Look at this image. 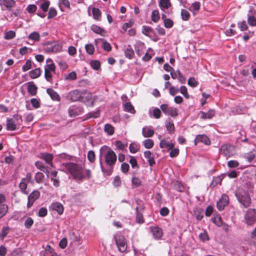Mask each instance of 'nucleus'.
I'll use <instances>...</instances> for the list:
<instances>
[{"instance_id": "obj_1", "label": "nucleus", "mask_w": 256, "mask_h": 256, "mask_svg": "<svg viewBox=\"0 0 256 256\" xmlns=\"http://www.w3.org/2000/svg\"><path fill=\"white\" fill-rule=\"evenodd\" d=\"M62 166L77 181L82 182L84 179L90 178L91 176L90 170L88 169H85L82 165L74 162H68L64 163Z\"/></svg>"}, {"instance_id": "obj_2", "label": "nucleus", "mask_w": 256, "mask_h": 256, "mask_svg": "<svg viewBox=\"0 0 256 256\" xmlns=\"http://www.w3.org/2000/svg\"><path fill=\"white\" fill-rule=\"evenodd\" d=\"M250 188L244 186L238 188L235 192V195L238 202L246 208L250 206L251 203V198L250 196Z\"/></svg>"}, {"instance_id": "obj_3", "label": "nucleus", "mask_w": 256, "mask_h": 256, "mask_svg": "<svg viewBox=\"0 0 256 256\" xmlns=\"http://www.w3.org/2000/svg\"><path fill=\"white\" fill-rule=\"evenodd\" d=\"M84 95H86V98L88 100H90L92 98L90 94H86L77 90L68 92L66 94V98L72 102L80 101L86 103V102L84 99Z\"/></svg>"}, {"instance_id": "obj_4", "label": "nucleus", "mask_w": 256, "mask_h": 256, "mask_svg": "<svg viewBox=\"0 0 256 256\" xmlns=\"http://www.w3.org/2000/svg\"><path fill=\"white\" fill-rule=\"evenodd\" d=\"M116 158L117 156L115 152L112 150L109 149L104 156V160L106 164L110 166V170L108 172H106V170H104L102 162H100V168L102 172L104 173L106 172L108 174H110L112 172V169L116 162Z\"/></svg>"}, {"instance_id": "obj_5", "label": "nucleus", "mask_w": 256, "mask_h": 256, "mask_svg": "<svg viewBox=\"0 0 256 256\" xmlns=\"http://www.w3.org/2000/svg\"><path fill=\"white\" fill-rule=\"evenodd\" d=\"M22 123V116L19 115H16L13 118L8 119L6 120V130L10 131H14L20 128Z\"/></svg>"}, {"instance_id": "obj_6", "label": "nucleus", "mask_w": 256, "mask_h": 256, "mask_svg": "<svg viewBox=\"0 0 256 256\" xmlns=\"http://www.w3.org/2000/svg\"><path fill=\"white\" fill-rule=\"evenodd\" d=\"M44 49L47 52H59L62 50V44L58 42H48L44 44Z\"/></svg>"}, {"instance_id": "obj_7", "label": "nucleus", "mask_w": 256, "mask_h": 256, "mask_svg": "<svg viewBox=\"0 0 256 256\" xmlns=\"http://www.w3.org/2000/svg\"><path fill=\"white\" fill-rule=\"evenodd\" d=\"M46 65L44 67V78L48 82H51L52 74L55 72L56 66L51 58L46 60Z\"/></svg>"}, {"instance_id": "obj_8", "label": "nucleus", "mask_w": 256, "mask_h": 256, "mask_svg": "<svg viewBox=\"0 0 256 256\" xmlns=\"http://www.w3.org/2000/svg\"><path fill=\"white\" fill-rule=\"evenodd\" d=\"M114 237L118 250L121 252H126L127 244L124 236L120 233H116Z\"/></svg>"}, {"instance_id": "obj_9", "label": "nucleus", "mask_w": 256, "mask_h": 256, "mask_svg": "<svg viewBox=\"0 0 256 256\" xmlns=\"http://www.w3.org/2000/svg\"><path fill=\"white\" fill-rule=\"evenodd\" d=\"M244 219L245 222L248 226H252L256 222V210L248 209L245 214Z\"/></svg>"}, {"instance_id": "obj_10", "label": "nucleus", "mask_w": 256, "mask_h": 256, "mask_svg": "<svg viewBox=\"0 0 256 256\" xmlns=\"http://www.w3.org/2000/svg\"><path fill=\"white\" fill-rule=\"evenodd\" d=\"M158 138L160 140V147L161 148H166L168 150L174 147V143L170 140V138L166 137L162 138V136L159 135Z\"/></svg>"}, {"instance_id": "obj_11", "label": "nucleus", "mask_w": 256, "mask_h": 256, "mask_svg": "<svg viewBox=\"0 0 256 256\" xmlns=\"http://www.w3.org/2000/svg\"><path fill=\"white\" fill-rule=\"evenodd\" d=\"M220 151L226 157H230L236 154V148L232 145L224 144L221 146Z\"/></svg>"}, {"instance_id": "obj_12", "label": "nucleus", "mask_w": 256, "mask_h": 256, "mask_svg": "<svg viewBox=\"0 0 256 256\" xmlns=\"http://www.w3.org/2000/svg\"><path fill=\"white\" fill-rule=\"evenodd\" d=\"M32 178V174L30 173H28L26 176L23 178L21 182L19 184V188L24 194H27L28 191L26 190L28 184L30 182Z\"/></svg>"}, {"instance_id": "obj_13", "label": "nucleus", "mask_w": 256, "mask_h": 256, "mask_svg": "<svg viewBox=\"0 0 256 256\" xmlns=\"http://www.w3.org/2000/svg\"><path fill=\"white\" fill-rule=\"evenodd\" d=\"M160 108L162 112L166 114H169L172 117H176L178 115V110L176 108L169 106L167 104H162Z\"/></svg>"}, {"instance_id": "obj_14", "label": "nucleus", "mask_w": 256, "mask_h": 256, "mask_svg": "<svg viewBox=\"0 0 256 256\" xmlns=\"http://www.w3.org/2000/svg\"><path fill=\"white\" fill-rule=\"evenodd\" d=\"M40 196V192L37 190H34L31 192L28 198L27 208L32 207L34 202L39 198Z\"/></svg>"}, {"instance_id": "obj_15", "label": "nucleus", "mask_w": 256, "mask_h": 256, "mask_svg": "<svg viewBox=\"0 0 256 256\" xmlns=\"http://www.w3.org/2000/svg\"><path fill=\"white\" fill-rule=\"evenodd\" d=\"M228 196L226 194H222L221 198L217 202L216 205L218 210L220 211L222 210L224 207L228 204Z\"/></svg>"}, {"instance_id": "obj_16", "label": "nucleus", "mask_w": 256, "mask_h": 256, "mask_svg": "<svg viewBox=\"0 0 256 256\" xmlns=\"http://www.w3.org/2000/svg\"><path fill=\"white\" fill-rule=\"evenodd\" d=\"M94 44L96 46H98L101 44L102 48L107 52H110L112 50V46L109 42H106L105 40L102 38H98L95 40Z\"/></svg>"}, {"instance_id": "obj_17", "label": "nucleus", "mask_w": 256, "mask_h": 256, "mask_svg": "<svg viewBox=\"0 0 256 256\" xmlns=\"http://www.w3.org/2000/svg\"><path fill=\"white\" fill-rule=\"evenodd\" d=\"M200 142L206 145H210V140L205 134H198L196 136L194 140V144L196 146L198 143Z\"/></svg>"}, {"instance_id": "obj_18", "label": "nucleus", "mask_w": 256, "mask_h": 256, "mask_svg": "<svg viewBox=\"0 0 256 256\" xmlns=\"http://www.w3.org/2000/svg\"><path fill=\"white\" fill-rule=\"evenodd\" d=\"M82 109L76 106H70L68 108V114L70 117H74L82 114Z\"/></svg>"}, {"instance_id": "obj_19", "label": "nucleus", "mask_w": 256, "mask_h": 256, "mask_svg": "<svg viewBox=\"0 0 256 256\" xmlns=\"http://www.w3.org/2000/svg\"><path fill=\"white\" fill-rule=\"evenodd\" d=\"M134 48L136 54L140 56L144 54L146 48L144 42H138L134 46Z\"/></svg>"}, {"instance_id": "obj_20", "label": "nucleus", "mask_w": 256, "mask_h": 256, "mask_svg": "<svg viewBox=\"0 0 256 256\" xmlns=\"http://www.w3.org/2000/svg\"><path fill=\"white\" fill-rule=\"evenodd\" d=\"M154 134V131L151 126H145L142 128V135L144 138H151Z\"/></svg>"}, {"instance_id": "obj_21", "label": "nucleus", "mask_w": 256, "mask_h": 256, "mask_svg": "<svg viewBox=\"0 0 256 256\" xmlns=\"http://www.w3.org/2000/svg\"><path fill=\"white\" fill-rule=\"evenodd\" d=\"M150 230L154 238L159 240L162 238L163 234L162 228L154 226L150 228Z\"/></svg>"}, {"instance_id": "obj_22", "label": "nucleus", "mask_w": 256, "mask_h": 256, "mask_svg": "<svg viewBox=\"0 0 256 256\" xmlns=\"http://www.w3.org/2000/svg\"><path fill=\"white\" fill-rule=\"evenodd\" d=\"M16 4L14 0H0V5L4 6L6 9L10 11Z\"/></svg>"}, {"instance_id": "obj_23", "label": "nucleus", "mask_w": 256, "mask_h": 256, "mask_svg": "<svg viewBox=\"0 0 256 256\" xmlns=\"http://www.w3.org/2000/svg\"><path fill=\"white\" fill-rule=\"evenodd\" d=\"M46 92L52 100L58 102L60 100V98L59 94L53 89L50 88H47Z\"/></svg>"}, {"instance_id": "obj_24", "label": "nucleus", "mask_w": 256, "mask_h": 256, "mask_svg": "<svg viewBox=\"0 0 256 256\" xmlns=\"http://www.w3.org/2000/svg\"><path fill=\"white\" fill-rule=\"evenodd\" d=\"M200 7V3L199 2H194L188 8V10L192 12L194 16H195L199 11Z\"/></svg>"}, {"instance_id": "obj_25", "label": "nucleus", "mask_w": 256, "mask_h": 256, "mask_svg": "<svg viewBox=\"0 0 256 256\" xmlns=\"http://www.w3.org/2000/svg\"><path fill=\"white\" fill-rule=\"evenodd\" d=\"M51 208L52 210L56 211L59 214H62L63 213V206L59 202H56L52 204Z\"/></svg>"}, {"instance_id": "obj_26", "label": "nucleus", "mask_w": 256, "mask_h": 256, "mask_svg": "<svg viewBox=\"0 0 256 256\" xmlns=\"http://www.w3.org/2000/svg\"><path fill=\"white\" fill-rule=\"evenodd\" d=\"M38 88L33 83H28V92L31 96H36L37 94Z\"/></svg>"}, {"instance_id": "obj_27", "label": "nucleus", "mask_w": 256, "mask_h": 256, "mask_svg": "<svg viewBox=\"0 0 256 256\" xmlns=\"http://www.w3.org/2000/svg\"><path fill=\"white\" fill-rule=\"evenodd\" d=\"M165 126L169 134H172L174 132V126L172 120L168 119L166 120L165 122Z\"/></svg>"}, {"instance_id": "obj_28", "label": "nucleus", "mask_w": 256, "mask_h": 256, "mask_svg": "<svg viewBox=\"0 0 256 256\" xmlns=\"http://www.w3.org/2000/svg\"><path fill=\"white\" fill-rule=\"evenodd\" d=\"M215 114V111L213 110H210L208 112H200V117L203 119H210Z\"/></svg>"}, {"instance_id": "obj_29", "label": "nucleus", "mask_w": 256, "mask_h": 256, "mask_svg": "<svg viewBox=\"0 0 256 256\" xmlns=\"http://www.w3.org/2000/svg\"><path fill=\"white\" fill-rule=\"evenodd\" d=\"M170 6V0H160L159 2V6L162 10L168 9Z\"/></svg>"}, {"instance_id": "obj_30", "label": "nucleus", "mask_w": 256, "mask_h": 256, "mask_svg": "<svg viewBox=\"0 0 256 256\" xmlns=\"http://www.w3.org/2000/svg\"><path fill=\"white\" fill-rule=\"evenodd\" d=\"M92 30L95 33L99 34L102 36H104L106 32L105 30L96 25H92L91 26Z\"/></svg>"}, {"instance_id": "obj_31", "label": "nucleus", "mask_w": 256, "mask_h": 256, "mask_svg": "<svg viewBox=\"0 0 256 256\" xmlns=\"http://www.w3.org/2000/svg\"><path fill=\"white\" fill-rule=\"evenodd\" d=\"M130 151L131 153L135 154L140 150V144L136 142H132L130 144Z\"/></svg>"}, {"instance_id": "obj_32", "label": "nucleus", "mask_w": 256, "mask_h": 256, "mask_svg": "<svg viewBox=\"0 0 256 256\" xmlns=\"http://www.w3.org/2000/svg\"><path fill=\"white\" fill-rule=\"evenodd\" d=\"M46 256H60L54 250V249L50 245H48L46 248Z\"/></svg>"}, {"instance_id": "obj_33", "label": "nucleus", "mask_w": 256, "mask_h": 256, "mask_svg": "<svg viewBox=\"0 0 256 256\" xmlns=\"http://www.w3.org/2000/svg\"><path fill=\"white\" fill-rule=\"evenodd\" d=\"M41 70L40 68H37L34 70H32L29 72L30 76L33 79L36 78L40 75Z\"/></svg>"}, {"instance_id": "obj_34", "label": "nucleus", "mask_w": 256, "mask_h": 256, "mask_svg": "<svg viewBox=\"0 0 256 256\" xmlns=\"http://www.w3.org/2000/svg\"><path fill=\"white\" fill-rule=\"evenodd\" d=\"M142 144L144 148L146 149H150L153 148L154 146V140L152 139H146L144 140Z\"/></svg>"}, {"instance_id": "obj_35", "label": "nucleus", "mask_w": 256, "mask_h": 256, "mask_svg": "<svg viewBox=\"0 0 256 256\" xmlns=\"http://www.w3.org/2000/svg\"><path fill=\"white\" fill-rule=\"evenodd\" d=\"M162 18L164 20V23L166 28H170L172 27L174 22L172 20L166 18L164 14L162 15Z\"/></svg>"}, {"instance_id": "obj_36", "label": "nucleus", "mask_w": 256, "mask_h": 256, "mask_svg": "<svg viewBox=\"0 0 256 256\" xmlns=\"http://www.w3.org/2000/svg\"><path fill=\"white\" fill-rule=\"evenodd\" d=\"M124 54L126 58L132 59L133 58L134 53V51L132 48L128 46L124 50Z\"/></svg>"}, {"instance_id": "obj_37", "label": "nucleus", "mask_w": 256, "mask_h": 256, "mask_svg": "<svg viewBox=\"0 0 256 256\" xmlns=\"http://www.w3.org/2000/svg\"><path fill=\"white\" fill-rule=\"evenodd\" d=\"M104 130L105 132L111 136L114 134V130L112 125L107 124L104 125Z\"/></svg>"}, {"instance_id": "obj_38", "label": "nucleus", "mask_w": 256, "mask_h": 256, "mask_svg": "<svg viewBox=\"0 0 256 256\" xmlns=\"http://www.w3.org/2000/svg\"><path fill=\"white\" fill-rule=\"evenodd\" d=\"M124 110L126 112L132 114H134L135 112V110L134 106L130 102L125 103L124 105Z\"/></svg>"}, {"instance_id": "obj_39", "label": "nucleus", "mask_w": 256, "mask_h": 256, "mask_svg": "<svg viewBox=\"0 0 256 256\" xmlns=\"http://www.w3.org/2000/svg\"><path fill=\"white\" fill-rule=\"evenodd\" d=\"M92 13L94 19L96 20H99L100 19L101 17V12L98 8H92Z\"/></svg>"}, {"instance_id": "obj_40", "label": "nucleus", "mask_w": 256, "mask_h": 256, "mask_svg": "<svg viewBox=\"0 0 256 256\" xmlns=\"http://www.w3.org/2000/svg\"><path fill=\"white\" fill-rule=\"evenodd\" d=\"M40 8L44 12H46L50 6V2L47 0H44L40 2Z\"/></svg>"}, {"instance_id": "obj_41", "label": "nucleus", "mask_w": 256, "mask_h": 256, "mask_svg": "<svg viewBox=\"0 0 256 256\" xmlns=\"http://www.w3.org/2000/svg\"><path fill=\"white\" fill-rule=\"evenodd\" d=\"M28 38L30 40L38 42L40 40V35L38 32H34L29 34Z\"/></svg>"}, {"instance_id": "obj_42", "label": "nucleus", "mask_w": 256, "mask_h": 256, "mask_svg": "<svg viewBox=\"0 0 256 256\" xmlns=\"http://www.w3.org/2000/svg\"><path fill=\"white\" fill-rule=\"evenodd\" d=\"M152 20L154 22H158L160 18L159 12L158 10H154L151 15Z\"/></svg>"}, {"instance_id": "obj_43", "label": "nucleus", "mask_w": 256, "mask_h": 256, "mask_svg": "<svg viewBox=\"0 0 256 256\" xmlns=\"http://www.w3.org/2000/svg\"><path fill=\"white\" fill-rule=\"evenodd\" d=\"M9 226H4L2 228L1 232L0 233V239L3 240L9 232Z\"/></svg>"}, {"instance_id": "obj_44", "label": "nucleus", "mask_w": 256, "mask_h": 256, "mask_svg": "<svg viewBox=\"0 0 256 256\" xmlns=\"http://www.w3.org/2000/svg\"><path fill=\"white\" fill-rule=\"evenodd\" d=\"M86 52L90 55H92L94 51V47L92 44H88L85 46Z\"/></svg>"}, {"instance_id": "obj_45", "label": "nucleus", "mask_w": 256, "mask_h": 256, "mask_svg": "<svg viewBox=\"0 0 256 256\" xmlns=\"http://www.w3.org/2000/svg\"><path fill=\"white\" fill-rule=\"evenodd\" d=\"M180 15L182 20L185 21L188 20L190 16V13L185 9H182L181 10Z\"/></svg>"}, {"instance_id": "obj_46", "label": "nucleus", "mask_w": 256, "mask_h": 256, "mask_svg": "<svg viewBox=\"0 0 256 256\" xmlns=\"http://www.w3.org/2000/svg\"><path fill=\"white\" fill-rule=\"evenodd\" d=\"M43 159L46 161V162L50 165L51 166H52V154H45L43 155Z\"/></svg>"}, {"instance_id": "obj_47", "label": "nucleus", "mask_w": 256, "mask_h": 256, "mask_svg": "<svg viewBox=\"0 0 256 256\" xmlns=\"http://www.w3.org/2000/svg\"><path fill=\"white\" fill-rule=\"evenodd\" d=\"M8 207L5 204L0 206V219L2 218L7 213Z\"/></svg>"}, {"instance_id": "obj_48", "label": "nucleus", "mask_w": 256, "mask_h": 256, "mask_svg": "<svg viewBox=\"0 0 256 256\" xmlns=\"http://www.w3.org/2000/svg\"><path fill=\"white\" fill-rule=\"evenodd\" d=\"M35 165L38 169H40V170L44 171V172H46V174L48 176L49 174H50L48 170H46V168L45 166H44L43 164L41 162H36L35 163Z\"/></svg>"}, {"instance_id": "obj_49", "label": "nucleus", "mask_w": 256, "mask_h": 256, "mask_svg": "<svg viewBox=\"0 0 256 256\" xmlns=\"http://www.w3.org/2000/svg\"><path fill=\"white\" fill-rule=\"evenodd\" d=\"M212 221L218 226H221L222 225V218L220 216H216L212 218Z\"/></svg>"}, {"instance_id": "obj_50", "label": "nucleus", "mask_w": 256, "mask_h": 256, "mask_svg": "<svg viewBox=\"0 0 256 256\" xmlns=\"http://www.w3.org/2000/svg\"><path fill=\"white\" fill-rule=\"evenodd\" d=\"M76 78V74L74 72H72L64 76L66 80H75Z\"/></svg>"}, {"instance_id": "obj_51", "label": "nucleus", "mask_w": 256, "mask_h": 256, "mask_svg": "<svg viewBox=\"0 0 256 256\" xmlns=\"http://www.w3.org/2000/svg\"><path fill=\"white\" fill-rule=\"evenodd\" d=\"M44 175L41 172H38L35 176L36 181L38 183L42 182L44 179Z\"/></svg>"}, {"instance_id": "obj_52", "label": "nucleus", "mask_w": 256, "mask_h": 256, "mask_svg": "<svg viewBox=\"0 0 256 256\" xmlns=\"http://www.w3.org/2000/svg\"><path fill=\"white\" fill-rule=\"evenodd\" d=\"M180 92L184 96V97L188 99L190 98V96L188 92V90L186 86H182L180 88Z\"/></svg>"}, {"instance_id": "obj_53", "label": "nucleus", "mask_w": 256, "mask_h": 256, "mask_svg": "<svg viewBox=\"0 0 256 256\" xmlns=\"http://www.w3.org/2000/svg\"><path fill=\"white\" fill-rule=\"evenodd\" d=\"M91 67L94 70H98L100 68V64L98 60H92L90 62Z\"/></svg>"}, {"instance_id": "obj_54", "label": "nucleus", "mask_w": 256, "mask_h": 256, "mask_svg": "<svg viewBox=\"0 0 256 256\" xmlns=\"http://www.w3.org/2000/svg\"><path fill=\"white\" fill-rule=\"evenodd\" d=\"M134 21L133 19H130L128 22L124 23L122 26L124 31H126L128 28L132 27L134 24Z\"/></svg>"}, {"instance_id": "obj_55", "label": "nucleus", "mask_w": 256, "mask_h": 256, "mask_svg": "<svg viewBox=\"0 0 256 256\" xmlns=\"http://www.w3.org/2000/svg\"><path fill=\"white\" fill-rule=\"evenodd\" d=\"M255 156V154L252 152H250L246 154L244 156V158L248 160V161L249 162H251L254 159Z\"/></svg>"}, {"instance_id": "obj_56", "label": "nucleus", "mask_w": 256, "mask_h": 256, "mask_svg": "<svg viewBox=\"0 0 256 256\" xmlns=\"http://www.w3.org/2000/svg\"><path fill=\"white\" fill-rule=\"evenodd\" d=\"M16 36V33L13 30H9L6 32L4 38L6 40H10Z\"/></svg>"}, {"instance_id": "obj_57", "label": "nucleus", "mask_w": 256, "mask_h": 256, "mask_svg": "<svg viewBox=\"0 0 256 256\" xmlns=\"http://www.w3.org/2000/svg\"><path fill=\"white\" fill-rule=\"evenodd\" d=\"M170 156L171 158H174L176 156H178L179 154V149L178 148H174V147L172 149H170Z\"/></svg>"}, {"instance_id": "obj_58", "label": "nucleus", "mask_w": 256, "mask_h": 256, "mask_svg": "<svg viewBox=\"0 0 256 256\" xmlns=\"http://www.w3.org/2000/svg\"><path fill=\"white\" fill-rule=\"evenodd\" d=\"M34 224V220L32 218H28L24 222V226L26 228H30Z\"/></svg>"}, {"instance_id": "obj_59", "label": "nucleus", "mask_w": 256, "mask_h": 256, "mask_svg": "<svg viewBox=\"0 0 256 256\" xmlns=\"http://www.w3.org/2000/svg\"><path fill=\"white\" fill-rule=\"evenodd\" d=\"M48 210L46 208L42 207L40 208L38 212V216L40 217H44L46 216Z\"/></svg>"}, {"instance_id": "obj_60", "label": "nucleus", "mask_w": 256, "mask_h": 256, "mask_svg": "<svg viewBox=\"0 0 256 256\" xmlns=\"http://www.w3.org/2000/svg\"><path fill=\"white\" fill-rule=\"evenodd\" d=\"M188 84L192 88H195L198 86V84L194 78L191 77L188 79Z\"/></svg>"}, {"instance_id": "obj_61", "label": "nucleus", "mask_w": 256, "mask_h": 256, "mask_svg": "<svg viewBox=\"0 0 256 256\" xmlns=\"http://www.w3.org/2000/svg\"><path fill=\"white\" fill-rule=\"evenodd\" d=\"M32 66V62L28 60L25 64L22 66V69L24 72H26L30 69Z\"/></svg>"}, {"instance_id": "obj_62", "label": "nucleus", "mask_w": 256, "mask_h": 256, "mask_svg": "<svg viewBox=\"0 0 256 256\" xmlns=\"http://www.w3.org/2000/svg\"><path fill=\"white\" fill-rule=\"evenodd\" d=\"M88 160L91 162H93L95 160V154L94 151L92 150H90L88 152Z\"/></svg>"}, {"instance_id": "obj_63", "label": "nucleus", "mask_w": 256, "mask_h": 256, "mask_svg": "<svg viewBox=\"0 0 256 256\" xmlns=\"http://www.w3.org/2000/svg\"><path fill=\"white\" fill-rule=\"evenodd\" d=\"M228 166L230 168H235L239 166V163L237 160H231L228 162Z\"/></svg>"}, {"instance_id": "obj_64", "label": "nucleus", "mask_w": 256, "mask_h": 256, "mask_svg": "<svg viewBox=\"0 0 256 256\" xmlns=\"http://www.w3.org/2000/svg\"><path fill=\"white\" fill-rule=\"evenodd\" d=\"M248 24L251 26H256V18L252 16H248Z\"/></svg>"}]
</instances>
